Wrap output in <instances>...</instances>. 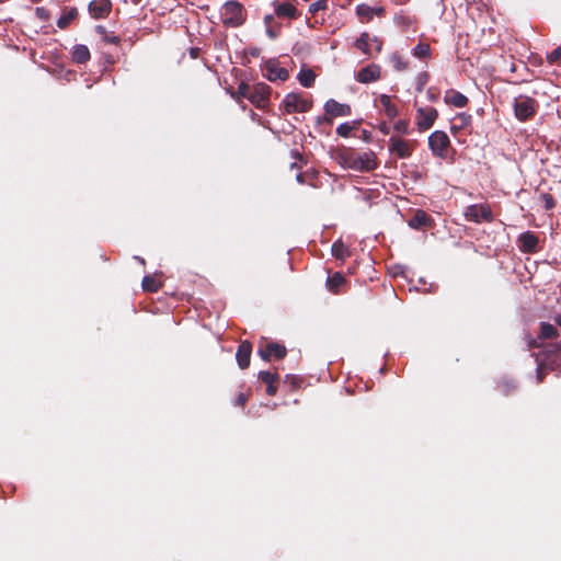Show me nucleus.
<instances>
[{
	"mask_svg": "<svg viewBox=\"0 0 561 561\" xmlns=\"http://www.w3.org/2000/svg\"><path fill=\"white\" fill-rule=\"evenodd\" d=\"M36 13L38 16L41 18H46L44 14H45V10L43 8H37L36 9Z\"/></svg>",
	"mask_w": 561,
	"mask_h": 561,
	"instance_id": "nucleus-50",
	"label": "nucleus"
},
{
	"mask_svg": "<svg viewBox=\"0 0 561 561\" xmlns=\"http://www.w3.org/2000/svg\"><path fill=\"white\" fill-rule=\"evenodd\" d=\"M225 24L238 25L242 21V5L237 1H227L221 9Z\"/></svg>",
	"mask_w": 561,
	"mask_h": 561,
	"instance_id": "nucleus-8",
	"label": "nucleus"
},
{
	"mask_svg": "<svg viewBox=\"0 0 561 561\" xmlns=\"http://www.w3.org/2000/svg\"><path fill=\"white\" fill-rule=\"evenodd\" d=\"M275 14L279 18L296 19L297 10L290 2H280L275 0L273 2Z\"/></svg>",
	"mask_w": 561,
	"mask_h": 561,
	"instance_id": "nucleus-16",
	"label": "nucleus"
},
{
	"mask_svg": "<svg viewBox=\"0 0 561 561\" xmlns=\"http://www.w3.org/2000/svg\"><path fill=\"white\" fill-rule=\"evenodd\" d=\"M297 163L296 162H293L291 163V168H296Z\"/></svg>",
	"mask_w": 561,
	"mask_h": 561,
	"instance_id": "nucleus-59",
	"label": "nucleus"
},
{
	"mask_svg": "<svg viewBox=\"0 0 561 561\" xmlns=\"http://www.w3.org/2000/svg\"><path fill=\"white\" fill-rule=\"evenodd\" d=\"M348 165L354 171L370 172L377 169L378 163L376 154L373 151H367L351 158Z\"/></svg>",
	"mask_w": 561,
	"mask_h": 561,
	"instance_id": "nucleus-3",
	"label": "nucleus"
},
{
	"mask_svg": "<svg viewBox=\"0 0 561 561\" xmlns=\"http://www.w3.org/2000/svg\"><path fill=\"white\" fill-rule=\"evenodd\" d=\"M450 140L445 131L435 130L428 136V147L432 153L438 158H445Z\"/></svg>",
	"mask_w": 561,
	"mask_h": 561,
	"instance_id": "nucleus-5",
	"label": "nucleus"
},
{
	"mask_svg": "<svg viewBox=\"0 0 561 561\" xmlns=\"http://www.w3.org/2000/svg\"><path fill=\"white\" fill-rule=\"evenodd\" d=\"M352 129L353 127L350 123H343L336 128V134L342 137H347Z\"/></svg>",
	"mask_w": 561,
	"mask_h": 561,
	"instance_id": "nucleus-35",
	"label": "nucleus"
},
{
	"mask_svg": "<svg viewBox=\"0 0 561 561\" xmlns=\"http://www.w3.org/2000/svg\"><path fill=\"white\" fill-rule=\"evenodd\" d=\"M437 116V110L432 106L419 107L416 110L415 117V124L417 126V129L420 131L430 129L434 125Z\"/></svg>",
	"mask_w": 561,
	"mask_h": 561,
	"instance_id": "nucleus-6",
	"label": "nucleus"
},
{
	"mask_svg": "<svg viewBox=\"0 0 561 561\" xmlns=\"http://www.w3.org/2000/svg\"><path fill=\"white\" fill-rule=\"evenodd\" d=\"M519 250L524 253H535L538 250L539 239L531 231H525L517 239Z\"/></svg>",
	"mask_w": 561,
	"mask_h": 561,
	"instance_id": "nucleus-11",
	"label": "nucleus"
},
{
	"mask_svg": "<svg viewBox=\"0 0 561 561\" xmlns=\"http://www.w3.org/2000/svg\"><path fill=\"white\" fill-rule=\"evenodd\" d=\"M389 151L391 154H394L400 159H407L412 154V146L409 141L402 138L390 137Z\"/></svg>",
	"mask_w": 561,
	"mask_h": 561,
	"instance_id": "nucleus-10",
	"label": "nucleus"
},
{
	"mask_svg": "<svg viewBox=\"0 0 561 561\" xmlns=\"http://www.w3.org/2000/svg\"><path fill=\"white\" fill-rule=\"evenodd\" d=\"M430 221L428 216L423 210H417L413 217L409 220V227L412 229H420L426 226Z\"/></svg>",
	"mask_w": 561,
	"mask_h": 561,
	"instance_id": "nucleus-22",
	"label": "nucleus"
},
{
	"mask_svg": "<svg viewBox=\"0 0 561 561\" xmlns=\"http://www.w3.org/2000/svg\"><path fill=\"white\" fill-rule=\"evenodd\" d=\"M78 12L77 9L72 8L66 13H64L57 21V25L59 28L67 27L70 22L77 16Z\"/></svg>",
	"mask_w": 561,
	"mask_h": 561,
	"instance_id": "nucleus-27",
	"label": "nucleus"
},
{
	"mask_svg": "<svg viewBox=\"0 0 561 561\" xmlns=\"http://www.w3.org/2000/svg\"><path fill=\"white\" fill-rule=\"evenodd\" d=\"M238 90H239V93L245 98H248L251 92L250 88L244 83L240 84Z\"/></svg>",
	"mask_w": 561,
	"mask_h": 561,
	"instance_id": "nucleus-42",
	"label": "nucleus"
},
{
	"mask_svg": "<svg viewBox=\"0 0 561 561\" xmlns=\"http://www.w3.org/2000/svg\"><path fill=\"white\" fill-rule=\"evenodd\" d=\"M266 34L270 38H276L278 35V31L274 28L272 25L266 26Z\"/></svg>",
	"mask_w": 561,
	"mask_h": 561,
	"instance_id": "nucleus-41",
	"label": "nucleus"
},
{
	"mask_svg": "<svg viewBox=\"0 0 561 561\" xmlns=\"http://www.w3.org/2000/svg\"><path fill=\"white\" fill-rule=\"evenodd\" d=\"M311 105V101L304 99L298 93H288L282 102V107L287 114L308 112Z\"/></svg>",
	"mask_w": 561,
	"mask_h": 561,
	"instance_id": "nucleus-2",
	"label": "nucleus"
},
{
	"mask_svg": "<svg viewBox=\"0 0 561 561\" xmlns=\"http://www.w3.org/2000/svg\"><path fill=\"white\" fill-rule=\"evenodd\" d=\"M245 400L247 399H245L244 394L241 393V394H239L237 402H238V404L243 405L245 403Z\"/></svg>",
	"mask_w": 561,
	"mask_h": 561,
	"instance_id": "nucleus-48",
	"label": "nucleus"
},
{
	"mask_svg": "<svg viewBox=\"0 0 561 561\" xmlns=\"http://www.w3.org/2000/svg\"><path fill=\"white\" fill-rule=\"evenodd\" d=\"M323 9H325V2H324V1H322V0H319V1L312 2V3L309 5V12H310V13H317L318 11L323 10Z\"/></svg>",
	"mask_w": 561,
	"mask_h": 561,
	"instance_id": "nucleus-38",
	"label": "nucleus"
},
{
	"mask_svg": "<svg viewBox=\"0 0 561 561\" xmlns=\"http://www.w3.org/2000/svg\"><path fill=\"white\" fill-rule=\"evenodd\" d=\"M428 76L425 72H421L416 76L415 79V89L417 92L423 91L426 82H427Z\"/></svg>",
	"mask_w": 561,
	"mask_h": 561,
	"instance_id": "nucleus-34",
	"label": "nucleus"
},
{
	"mask_svg": "<svg viewBox=\"0 0 561 561\" xmlns=\"http://www.w3.org/2000/svg\"><path fill=\"white\" fill-rule=\"evenodd\" d=\"M463 215L468 221L476 224H480L482 221L490 222L493 220V214L491 207L488 204L469 205L466 208Z\"/></svg>",
	"mask_w": 561,
	"mask_h": 561,
	"instance_id": "nucleus-4",
	"label": "nucleus"
},
{
	"mask_svg": "<svg viewBox=\"0 0 561 561\" xmlns=\"http://www.w3.org/2000/svg\"><path fill=\"white\" fill-rule=\"evenodd\" d=\"M370 46L373 47L374 46V49L376 53H380L381 51V47H382V43L377 38V37H373L370 38Z\"/></svg>",
	"mask_w": 561,
	"mask_h": 561,
	"instance_id": "nucleus-39",
	"label": "nucleus"
},
{
	"mask_svg": "<svg viewBox=\"0 0 561 561\" xmlns=\"http://www.w3.org/2000/svg\"><path fill=\"white\" fill-rule=\"evenodd\" d=\"M445 102L456 107H463L468 103V98L458 91H451L445 95Z\"/></svg>",
	"mask_w": 561,
	"mask_h": 561,
	"instance_id": "nucleus-20",
	"label": "nucleus"
},
{
	"mask_svg": "<svg viewBox=\"0 0 561 561\" xmlns=\"http://www.w3.org/2000/svg\"><path fill=\"white\" fill-rule=\"evenodd\" d=\"M394 22L397 24L405 23V18L402 14H396L394 15Z\"/></svg>",
	"mask_w": 561,
	"mask_h": 561,
	"instance_id": "nucleus-45",
	"label": "nucleus"
},
{
	"mask_svg": "<svg viewBox=\"0 0 561 561\" xmlns=\"http://www.w3.org/2000/svg\"><path fill=\"white\" fill-rule=\"evenodd\" d=\"M259 378L266 385H272L277 379V374L267 370H262L259 373Z\"/></svg>",
	"mask_w": 561,
	"mask_h": 561,
	"instance_id": "nucleus-32",
	"label": "nucleus"
},
{
	"mask_svg": "<svg viewBox=\"0 0 561 561\" xmlns=\"http://www.w3.org/2000/svg\"><path fill=\"white\" fill-rule=\"evenodd\" d=\"M112 3L110 0H93L89 4V12L94 19H101L111 11Z\"/></svg>",
	"mask_w": 561,
	"mask_h": 561,
	"instance_id": "nucleus-14",
	"label": "nucleus"
},
{
	"mask_svg": "<svg viewBox=\"0 0 561 561\" xmlns=\"http://www.w3.org/2000/svg\"><path fill=\"white\" fill-rule=\"evenodd\" d=\"M393 128L399 134H408L409 133V123L407 121L400 119V121L396 122Z\"/></svg>",
	"mask_w": 561,
	"mask_h": 561,
	"instance_id": "nucleus-36",
	"label": "nucleus"
},
{
	"mask_svg": "<svg viewBox=\"0 0 561 561\" xmlns=\"http://www.w3.org/2000/svg\"><path fill=\"white\" fill-rule=\"evenodd\" d=\"M356 13L362 21H370L374 18L373 7L360 3L356 7Z\"/></svg>",
	"mask_w": 561,
	"mask_h": 561,
	"instance_id": "nucleus-26",
	"label": "nucleus"
},
{
	"mask_svg": "<svg viewBox=\"0 0 561 561\" xmlns=\"http://www.w3.org/2000/svg\"><path fill=\"white\" fill-rule=\"evenodd\" d=\"M545 369V364L543 363H538L537 365V379L538 381H541L542 380V371Z\"/></svg>",
	"mask_w": 561,
	"mask_h": 561,
	"instance_id": "nucleus-43",
	"label": "nucleus"
},
{
	"mask_svg": "<svg viewBox=\"0 0 561 561\" xmlns=\"http://www.w3.org/2000/svg\"><path fill=\"white\" fill-rule=\"evenodd\" d=\"M135 3H138V0H134Z\"/></svg>",
	"mask_w": 561,
	"mask_h": 561,
	"instance_id": "nucleus-60",
	"label": "nucleus"
},
{
	"mask_svg": "<svg viewBox=\"0 0 561 561\" xmlns=\"http://www.w3.org/2000/svg\"><path fill=\"white\" fill-rule=\"evenodd\" d=\"M90 50L85 45L78 44L72 47V59L78 64H84L90 59Z\"/></svg>",
	"mask_w": 561,
	"mask_h": 561,
	"instance_id": "nucleus-18",
	"label": "nucleus"
},
{
	"mask_svg": "<svg viewBox=\"0 0 561 561\" xmlns=\"http://www.w3.org/2000/svg\"><path fill=\"white\" fill-rule=\"evenodd\" d=\"M547 59L550 64L561 65V46L557 47L551 53H549L547 55Z\"/></svg>",
	"mask_w": 561,
	"mask_h": 561,
	"instance_id": "nucleus-33",
	"label": "nucleus"
},
{
	"mask_svg": "<svg viewBox=\"0 0 561 561\" xmlns=\"http://www.w3.org/2000/svg\"><path fill=\"white\" fill-rule=\"evenodd\" d=\"M257 353L262 359L270 360L272 356L277 359L285 357L287 351L284 345L273 342L268 343L264 348L260 347Z\"/></svg>",
	"mask_w": 561,
	"mask_h": 561,
	"instance_id": "nucleus-12",
	"label": "nucleus"
},
{
	"mask_svg": "<svg viewBox=\"0 0 561 561\" xmlns=\"http://www.w3.org/2000/svg\"><path fill=\"white\" fill-rule=\"evenodd\" d=\"M296 180H297V182H299V183H304V176H302V174H301V173H298V174L296 175Z\"/></svg>",
	"mask_w": 561,
	"mask_h": 561,
	"instance_id": "nucleus-53",
	"label": "nucleus"
},
{
	"mask_svg": "<svg viewBox=\"0 0 561 561\" xmlns=\"http://www.w3.org/2000/svg\"><path fill=\"white\" fill-rule=\"evenodd\" d=\"M379 101L385 114L389 118H394L398 115V107L391 102V98L389 95L381 94Z\"/></svg>",
	"mask_w": 561,
	"mask_h": 561,
	"instance_id": "nucleus-19",
	"label": "nucleus"
},
{
	"mask_svg": "<svg viewBox=\"0 0 561 561\" xmlns=\"http://www.w3.org/2000/svg\"><path fill=\"white\" fill-rule=\"evenodd\" d=\"M513 107L515 117L520 122H525L536 114L539 103L530 96L518 95L514 99Z\"/></svg>",
	"mask_w": 561,
	"mask_h": 561,
	"instance_id": "nucleus-1",
	"label": "nucleus"
},
{
	"mask_svg": "<svg viewBox=\"0 0 561 561\" xmlns=\"http://www.w3.org/2000/svg\"><path fill=\"white\" fill-rule=\"evenodd\" d=\"M380 129H381V131H383L385 134H387V133H388V129H387V126H386V125L381 126V127H380Z\"/></svg>",
	"mask_w": 561,
	"mask_h": 561,
	"instance_id": "nucleus-55",
	"label": "nucleus"
},
{
	"mask_svg": "<svg viewBox=\"0 0 561 561\" xmlns=\"http://www.w3.org/2000/svg\"><path fill=\"white\" fill-rule=\"evenodd\" d=\"M409 0H399V3H405L408 2Z\"/></svg>",
	"mask_w": 561,
	"mask_h": 561,
	"instance_id": "nucleus-58",
	"label": "nucleus"
},
{
	"mask_svg": "<svg viewBox=\"0 0 561 561\" xmlns=\"http://www.w3.org/2000/svg\"><path fill=\"white\" fill-rule=\"evenodd\" d=\"M270 93H271V88L267 84L260 82V83L254 84L248 99L256 107L263 108L268 103Z\"/></svg>",
	"mask_w": 561,
	"mask_h": 561,
	"instance_id": "nucleus-9",
	"label": "nucleus"
},
{
	"mask_svg": "<svg viewBox=\"0 0 561 561\" xmlns=\"http://www.w3.org/2000/svg\"><path fill=\"white\" fill-rule=\"evenodd\" d=\"M542 196H543V199H545L546 208L547 209L553 208L554 207V201H553L552 196L549 195V194H543Z\"/></svg>",
	"mask_w": 561,
	"mask_h": 561,
	"instance_id": "nucleus-40",
	"label": "nucleus"
},
{
	"mask_svg": "<svg viewBox=\"0 0 561 561\" xmlns=\"http://www.w3.org/2000/svg\"><path fill=\"white\" fill-rule=\"evenodd\" d=\"M273 20H274L273 15H270V14L265 15L264 16L265 26L272 25Z\"/></svg>",
	"mask_w": 561,
	"mask_h": 561,
	"instance_id": "nucleus-46",
	"label": "nucleus"
},
{
	"mask_svg": "<svg viewBox=\"0 0 561 561\" xmlns=\"http://www.w3.org/2000/svg\"><path fill=\"white\" fill-rule=\"evenodd\" d=\"M141 285H142L144 290L151 291V293L157 291L160 287V284L151 275H146L142 278Z\"/></svg>",
	"mask_w": 561,
	"mask_h": 561,
	"instance_id": "nucleus-29",
	"label": "nucleus"
},
{
	"mask_svg": "<svg viewBox=\"0 0 561 561\" xmlns=\"http://www.w3.org/2000/svg\"><path fill=\"white\" fill-rule=\"evenodd\" d=\"M373 10H374V15H375V14H376V15H382V14H383V12H385V10H383V8H382V7H376V8H374V7H373Z\"/></svg>",
	"mask_w": 561,
	"mask_h": 561,
	"instance_id": "nucleus-47",
	"label": "nucleus"
},
{
	"mask_svg": "<svg viewBox=\"0 0 561 561\" xmlns=\"http://www.w3.org/2000/svg\"><path fill=\"white\" fill-rule=\"evenodd\" d=\"M355 47L362 50L365 55H371L370 35L363 32L355 42Z\"/></svg>",
	"mask_w": 561,
	"mask_h": 561,
	"instance_id": "nucleus-23",
	"label": "nucleus"
},
{
	"mask_svg": "<svg viewBox=\"0 0 561 561\" xmlns=\"http://www.w3.org/2000/svg\"><path fill=\"white\" fill-rule=\"evenodd\" d=\"M550 364H561V346H553L551 354L547 356Z\"/></svg>",
	"mask_w": 561,
	"mask_h": 561,
	"instance_id": "nucleus-31",
	"label": "nucleus"
},
{
	"mask_svg": "<svg viewBox=\"0 0 561 561\" xmlns=\"http://www.w3.org/2000/svg\"><path fill=\"white\" fill-rule=\"evenodd\" d=\"M431 54L428 44L420 43L413 48V55L417 58H426Z\"/></svg>",
	"mask_w": 561,
	"mask_h": 561,
	"instance_id": "nucleus-30",
	"label": "nucleus"
},
{
	"mask_svg": "<svg viewBox=\"0 0 561 561\" xmlns=\"http://www.w3.org/2000/svg\"><path fill=\"white\" fill-rule=\"evenodd\" d=\"M116 41H117L116 37H112V39H110V42H112V43H115Z\"/></svg>",
	"mask_w": 561,
	"mask_h": 561,
	"instance_id": "nucleus-57",
	"label": "nucleus"
},
{
	"mask_svg": "<svg viewBox=\"0 0 561 561\" xmlns=\"http://www.w3.org/2000/svg\"><path fill=\"white\" fill-rule=\"evenodd\" d=\"M324 110L331 116H348L352 112L348 104L339 103L333 99L325 102Z\"/></svg>",
	"mask_w": 561,
	"mask_h": 561,
	"instance_id": "nucleus-15",
	"label": "nucleus"
},
{
	"mask_svg": "<svg viewBox=\"0 0 561 561\" xmlns=\"http://www.w3.org/2000/svg\"><path fill=\"white\" fill-rule=\"evenodd\" d=\"M393 275H398L402 273V266H394L392 270Z\"/></svg>",
	"mask_w": 561,
	"mask_h": 561,
	"instance_id": "nucleus-49",
	"label": "nucleus"
},
{
	"mask_svg": "<svg viewBox=\"0 0 561 561\" xmlns=\"http://www.w3.org/2000/svg\"><path fill=\"white\" fill-rule=\"evenodd\" d=\"M554 321L556 323L561 327V314H558L556 318H554Z\"/></svg>",
	"mask_w": 561,
	"mask_h": 561,
	"instance_id": "nucleus-54",
	"label": "nucleus"
},
{
	"mask_svg": "<svg viewBox=\"0 0 561 561\" xmlns=\"http://www.w3.org/2000/svg\"><path fill=\"white\" fill-rule=\"evenodd\" d=\"M135 259H136L138 262H140L141 264H145V260H144V259H141V257H139V256H135Z\"/></svg>",
	"mask_w": 561,
	"mask_h": 561,
	"instance_id": "nucleus-56",
	"label": "nucleus"
},
{
	"mask_svg": "<svg viewBox=\"0 0 561 561\" xmlns=\"http://www.w3.org/2000/svg\"><path fill=\"white\" fill-rule=\"evenodd\" d=\"M263 76L268 81L274 82L276 80H279V81L287 80L289 77V73L285 68L279 66V62L276 59H268L267 61L264 62Z\"/></svg>",
	"mask_w": 561,
	"mask_h": 561,
	"instance_id": "nucleus-7",
	"label": "nucleus"
},
{
	"mask_svg": "<svg viewBox=\"0 0 561 561\" xmlns=\"http://www.w3.org/2000/svg\"><path fill=\"white\" fill-rule=\"evenodd\" d=\"M251 352H252V346L249 342H242L239 345V347L237 350L236 358H237L238 365L241 369H244L249 366Z\"/></svg>",
	"mask_w": 561,
	"mask_h": 561,
	"instance_id": "nucleus-17",
	"label": "nucleus"
},
{
	"mask_svg": "<svg viewBox=\"0 0 561 561\" xmlns=\"http://www.w3.org/2000/svg\"><path fill=\"white\" fill-rule=\"evenodd\" d=\"M266 393L268 396H273L276 393V387L274 386V383L272 385H267V388H266Z\"/></svg>",
	"mask_w": 561,
	"mask_h": 561,
	"instance_id": "nucleus-44",
	"label": "nucleus"
},
{
	"mask_svg": "<svg viewBox=\"0 0 561 561\" xmlns=\"http://www.w3.org/2000/svg\"><path fill=\"white\" fill-rule=\"evenodd\" d=\"M345 282V278L340 273H334L332 276H329L327 279V287L330 291L337 293L340 286H342Z\"/></svg>",
	"mask_w": 561,
	"mask_h": 561,
	"instance_id": "nucleus-24",
	"label": "nucleus"
},
{
	"mask_svg": "<svg viewBox=\"0 0 561 561\" xmlns=\"http://www.w3.org/2000/svg\"><path fill=\"white\" fill-rule=\"evenodd\" d=\"M381 69L376 64H370L362 68L356 76V79L360 83H371L380 78Z\"/></svg>",
	"mask_w": 561,
	"mask_h": 561,
	"instance_id": "nucleus-13",
	"label": "nucleus"
},
{
	"mask_svg": "<svg viewBox=\"0 0 561 561\" xmlns=\"http://www.w3.org/2000/svg\"><path fill=\"white\" fill-rule=\"evenodd\" d=\"M38 0H33V2H37Z\"/></svg>",
	"mask_w": 561,
	"mask_h": 561,
	"instance_id": "nucleus-61",
	"label": "nucleus"
},
{
	"mask_svg": "<svg viewBox=\"0 0 561 561\" xmlns=\"http://www.w3.org/2000/svg\"><path fill=\"white\" fill-rule=\"evenodd\" d=\"M331 251L333 256L340 260H344L350 255L348 248L342 241H335L332 244Z\"/></svg>",
	"mask_w": 561,
	"mask_h": 561,
	"instance_id": "nucleus-25",
	"label": "nucleus"
},
{
	"mask_svg": "<svg viewBox=\"0 0 561 561\" xmlns=\"http://www.w3.org/2000/svg\"><path fill=\"white\" fill-rule=\"evenodd\" d=\"M459 118L461 119V123H462V124H467V123H468V121H469V116H466V115H463V114H461V115L459 116Z\"/></svg>",
	"mask_w": 561,
	"mask_h": 561,
	"instance_id": "nucleus-52",
	"label": "nucleus"
},
{
	"mask_svg": "<svg viewBox=\"0 0 561 561\" xmlns=\"http://www.w3.org/2000/svg\"><path fill=\"white\" fill-rule=\"evenodd\" d=\"M558 335L557 329L547 322H541L540 324V339H553Z\"/></svg>",
	"mask_w": 561,
	"mask_h": 561,
	"instance_id": "nucleus-28",
	"label": "nucleus"
},
{
	"mask_svg": "<svg viewBox=\"0 0 561 561\" xmlns=\"http://www.w3.org/2000/svg\"><path fill=\"white\" fill-rule=\"evenodd\" d=\"M298 81L300 82V84L305 88H310L313 85L314 83V80H316V73L313 70L311 69H300V71L298 72Z\"/></svg>",
	"mask_w": 561,
	"mask_h": 561,
	"instance_id": "nucleus-21",
	"label": "nucleus"
},
{
	"mask_svg": "<svg viewBox=\"0 0 561 561\" xmlns=\"http://www.w3.org/2000/svg\"><path fill=\"white\" fill-rule=\"evenodd\" d=\"M96 32L104 35L106 33L105 27L102 25L96 26Z\"/></svg>",
	"mask_w": 561,
	"mask_h": 561,
	"instance_id": "nucleus-51",
	"label": "nucleus"
},
{
	"mask_svg": "<svg viewBox=\"0 0 561 561\" xmlns=\"http://www.w3.org/2000/svg\"><path fill=\"white\" fill-rule=\"evenodd\" d=\"M391 59H392L393 66L397 70L405 69L407 62L403 61L399 55L394 54Z\"/></svg>",
	"mask_w": 561,
	"mask_h": 561,
	"instance_id": "nucleus-37",
	"label": "nucleus"
}]
</instances>
